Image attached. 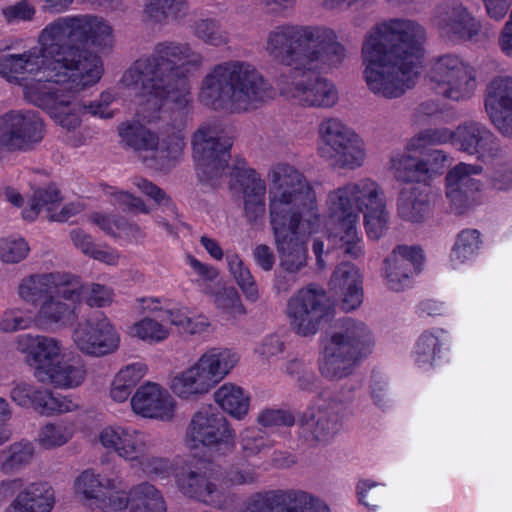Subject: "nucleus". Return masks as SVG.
I'll use <instances>...</instances> for the list:
<instances>
[{"label": "nucleus", "mask_w": 512, "mask_h": 512, "mask_svg": "<svg viewBox=\"0 0 512 512\" xmlns=\"http://www.w3.org/2000/svg\"><path fill=\"white\" fill-rule=\"evenodd\" d=\"M203 54L189 43L165 40L154 45L151 53L135 60L123 73L122 85L151 104L153 110L171 100L177 110L154 133L140 122H126L118 127L121 141L135 151L151 154L145 164L155 170L171 168L182 156L185 142L187 113L191 102L190 83L183 70H200Z\"/></svg>", "instance_id": "1"}, {"label": "nucleus", "mask_w": 512, "mask_h": 512, "mask_svg": "<svg viewBox=\"0 0 512 512\" xmlns=\"http://www.w3.org/2000/svg\"><path fill=\"white\" fill-rule=\"evenodd\" d=\"M425 29L406 18L374 25L362 44L363 77L368 89L386 99L399 98L419 76Z\"/></svg>", "instance_id": "2"}, {"label": "nucleus", "mask_w": 512, "mask_h": 512, "mask_svg": "<svg viewBox=\"0 0 512 512\" xmlns=\"http://www.w3.org/2000/svg\"><path fill=\"white\" fill-rule=\"evenodd\" d=\"M41 40L53 60V75L66 78L73 94L93 86L103 74L101 58L85 44L100 50H110L114 45L111 25L91 14L54 19L42 29Z\"/></svg>", "instance_id": "3"}, {"label": "nucleus", "mask_w": 512, "mask_h": 512, "mask_svg": "<svg viewBox=\"0 0 512 512\" xmlns=\"http://www.w3.org/2000/svg\"><path fill=\"white\" fill-rule=\"evenodd\" d=\"M269 217L279 266L297 274L307 265L308 250L298 236L301 225L312 229L319 221L316 194L305 176L293 166L278 164L268 175Z\"/></svg>", "instance_id": "4"}, {"label": "nucleus", "mask_w": 512, "mask_h": 512, "mask_svg": "<svg viewBox=\"0 0 512 512\" xmlns=\"http://www.w3.org/2000/svg\"><path fill=\"white\" fill-rule=\"evenodd\" d=\"M41 39L42 31L38 36L39 47L22 54L0 51V75L20 83L24 98L45 111L57 125L73 128L78 123L80 106L73 100L66 78L53 75V60Z\"/></svg>", "instance_id": "5"}, {"label": "nucleus", "mask_w": 512, "mask_h": 512, "mask_svg": "<svg viewBox=\"0 0 512 512\" xmlns=\"http://www.w3.org/2000/svg\"><path fill=\"white\" fill-rule=\"evenodd\" d=\"M270 85L251 63L228 60L212 66L201 80L199 101L214 110L245 113L262 106Z\"/></svg>", "instance_id": "6"}, {"label": "nucleus", "mask_w": 512, "mask_h": 512, "mask_svg": "<svg viewBox=\"0 0 512 512\" xmlns=\"http://www.w3.org/2000/svg\"><path fill=\"white\" fill-rule=\"evenodd\" d=\"M374 345L369 327L362 321L344 318L324 342L318 358L322 378L338 382L350 377Z\"/></svg>", "instance_id": "7"}, {"label": "nucleus", "mask_w": 512, "mask_h": 512, "mask_svg": "<svg viewBox=\"0 0 512 512\" xmlns=\"http://www.w3.org/2000/svg\"><path fill=\"white\" fill-rule=\"evenodd\" d=\"M239 356L231 349L212 347L190 367L175 375L170 389L181 399L196 400L207 394L237 365Z\"/></svg>", "instance_id": "8"}, {"label": "nucleus", "mask_w": 512, "mask_h": 512, "mask_svg": "<svg viewBox=\"0 0 512 512\" xmlns=\"http://www.w3.org/2000/svg\"><path fill=\"white\" fill-rule=\"evenodd\" d=\"M326 209L330 239L343 256L351 259L362 257L365 251L358 231L360 219L350 182L328 193Z\"/></svg>", "instance_id": "9"}, {"label": "nucleus", "mask_w": 512, "mask_h": 512, "mask_svg": "<svg viewBox=\"0 0 512 512\" xmlns=\"http://www.w3.org/2000/svg\"><path fill=\"white\" fill-rule=\"evenodd\" d=\"M232 144V138L216 122L205 123L196 130L192 146L201 181L212 187L220 184L228 166Z\"/></svg>", "instance_id": "10"}, {"label": "nucleus", "mask_w": 512, "mask_h": 512, "mask_svg": "<svg viewBox=\"0 0 512 512\" xmlns=\"http://www.w3.org/2000/svg\"><path fill=\"white\" fill-rule=\"evenodd\" d=\"M319 153L340 169L354 170L363 165L366 153L359 135L338 118H326L318 127Z\"/></svg>", "instance_id": "11"}, {"label": "nucleus", "mask_w": 512, "mask_h": 512, "mask_svg": "<svg viewBox=\"0 0 512 512\" xmlns=\"http://www.w3.org/2000/svg\"><path fill=\"white\" fill-rule=\"evenodd\" d=\"M217 477V465L205 458H191L174 469L176 486L184 496L222 509L229 498L215 483Z\"/></svg>", "instance_id": "12"}, {"label": "nucleus", "mask_w": 512, "mask_h": 512, "mask_svg": "<svg viewBox=\"0 0 512 512\" xmlns=\"http://www.w3.org/2000/svg\"><path fill=\"white\" fill-rule=\"evenodd\" d=\"M426 81L436 95L456 102L470 99L477 87L474 69L452 54L431 61Z\"/></svg>", "instance_id": "13"}, {"label": "nucleus", "mask_w": 512, "mask_h": 512, "mask_svg": "<svg viewBox=\"0 0 512 512\" xmlns=\"http://www.w3.org/2000/svg\"><path fill=\"white\" fill-rule=\"evenodd\" d=\"M355 399V388L343 386L300 419L301 435L311 445L326 444L341 430L344 412Z\"/></svg>", "instance_id": "14"}, {"label": "nucleus", "mask_w": 512, "mask_h": 512, "mask_svg": "<svg viewBox=\"0 0 512 512\" xmlns=\"http://www.w3.org/2000/svg\"><path fill=\"white\" fill-rule=\"evenodd\" d=\"M314 68L303 65L282 74L277 85L282 95L303 107L332 108L339 99L336 86L313 73Z\"/></svg>", "instance_id": "15"}, {"label": "nucleus", "mask_w": 512, "mask_h": 512, "mask_svg": "<svg viewBox=\"0 0 512 512\" xmlns=\"http://www.w3.org/2000/svg\"><path fill=\"white\" fill-rule=\"evenodd\" d=\"M313 25L282 23L270 29L264 39L266 54L276 63L295 70L306 63Z\"/></svg>", "instance_id": "16"}, {"label": "nucleus", "mask_w": 512, "mask_h": 512, "mask_svg": "<svg viewBox=\"0 0 512 512\" xmlns=\"http://www.w3.org/2000/svg\"><path fill=\"white\" fill-rule=\"evenodd\" d=\"M186 443L191 449L207 447L224 455L234 448L235 432L221 413L212 406H206L192 416L186 431Z\"/></svg>", "instance_id": "17"}, {"label": "nucleus", "mask_w": 512, "mask_h": 512, "mask_svg": "<svg viewBox=\"0 0 512 512\" xmlns=\"http://www.w3.org/2000/svg\"><path fill=\"white\" fill-rule=\"evenodd\" d=\"M82 293V287L69 274V279H64L55 291L40 303L33 318L35 326L43 330L71 326L78 318Z\"/></svg>", "instance_id": "18"}, {"label": "nucleus", "mask_w": 512, "mask_h": 512, "mask_svg": "<svg viewBox=\"0 0 512 512\" xmlns=\"http://www.w3.org/2000/svg\"><path fill=\"white\" fill-rule=\"evenodd\" d=\"M119 486L117 479L101 477L94 470L86 469L75 479L73 489L86 506L102 512H124L128 498Z\"/></svg>", "instance_id": "19"}, {"label": "nucleus", "mask_w": 512, "mask_h": 512, "mask_svg": "<svg viewBox=\"0 0 512 512\" xmlns=\"http://www.w3.org/2000/svg\"><path fill=\"white\" fill-rule=\"evenodd\" d=\"M328 310L329 300L325 291L312 285L299 290L287 305L291 326L302 336L315 334Z\"/></svg>", "instance_id": "20"}, {"label": "nucleus", "mask_w": 512, "mask_h": 512, "mask_svg": "<svg viewBox=\"0 0 512 512\" xmlns=\"http://www.w3.org/2000/svg\"><path fill=\"white\" fill-rule=\"evenodd\" d=\"M72 339L79 351L93 357L111 354L120 344L115 327L102 315L79 322L73 330Z\"/></svg>", "instance_id": "21"}, {"label": "nucleus", "mask_w": 512, "mask_h": 512, "mask_svg": "<svg viewBox=\"0 0 512 512\" xmlns=\"http://www.w3.org/2000/svg\"><path fill=\"white\" fill-rule=\"evenodd\" d=\"M454 146L483 162L499 158L504 148L495 133L484 123L464 121L454 130Z\"/></svg>", "instance_id": "22"}, {"label": "nucleus", "mask_w": 512, "mask_h": 512, "mask_svg": "<svg viewBox=\"0 0 512 512\" xmlns=\"http://www.w3.org/2000/svg\"><path fill=\"white\" fill-rule=\"evenodd\" d=\"M44 124L35 111H10L0 118V146L24 149L43 138Z\"/></svg>", "instance_id": "23"}, {"label": "nucleus", "mask_w": 512, "mask_h": 512, "mask_svg": "<svg viewBox=\"0 0 512 512\" xmlns=\"http://www.w3.org/2000/svg\"><path fill=\"white\" fill-rule=\"evenodd\" d=\"M434 20L444 34L462 41L476 40L483 30L481 21L461 0H444L439 3Z\"/></svg>", "instance_id": "24"}, {"label": "nucleus", "mask_w": 512, "mask_h": 512, "mask_svg": "<svg viewBox=\"0 0 512 512\" xmlns=\"http://www.w3.org/2000/svg\"><path fill=\"white\" fill-rule=\"evenodd\" d=\"M484 106L498 132L512 138V77L499 76L487 85Z\"/></svg>", "instance_id": "25"}, {"label": "nucleus", "mask_w": 512, "mask_h": 512, "mask_svg": "<svg viewBox=\"0 0 512 512\" xmlns=\"http://www.w3.org/2000/svg\"><path fill=\"white\" fill-rule=\"evenodd\" d=\"M16 348L27 354V361L34 369V377L38 381L48 379L47 372L59 360L61 354V344L58 340L41 335H19Z\"/></svg>", "instance_id": "26"}, {"label": "nucleus", "mask_w": 512, "mask_h": 512, "mask_svg": "<svg viewBox=\"0 0 512 512\" xmlns=\"http://www.w3.org/2000/svg\"><path fill=\"white\" fill-rule=\"evenodd\" d=\"M99 441L103 447L114 451L132 467L149 450L146 434L131 427H106L100 432Z\"/></svg>", "instance_id": "27"}, {"label": "nucleus", "mask_w": 512, "mask_h": 512, "mask_svg": "<svg viewBox=\"0 0 512 512\" xmlns=\"http://www.w3.org/2000/svg\"><path fill=\"white\" fill-rule=\"evenodd\" d=\"M347 57L348 49L333 29L313 25L305 66L315 69L321 63L329 68H339Z\"/></svg>", "instance_id": "28"}, {"label": "nucleus", "mask_w": 512, "mask_h": 512, "mask_svg": "<svg viewBox=\"0 0 512 512\" xmlns=\"http://www.w3.org/2000/svg\"><path fill=\"white\" fill-rule=\"evenodd\" d=\"M130 404L135 414L162 421L171 420L176 407L167 390L154 382L140 385L132 395Z\"/></svg>", "instance_id": "29"}, {"label": "nucleus", "mask_w": 512, "mask_h": 512, "mask_svg": "<svg viewBox=\"0 0 512 512\" xmlns=\"http://www.w3.org/2000/svg\"><path fill=\"white\" fill-rule=\"evenodd\" d=\"M230 177L236 179L243 189L244 213L250 224L263 220L266 212V185L254 169L246 167L244 160L232 168Z\"/></svg>", "instance_id": "30"}, {"label": "nucleus", "mask_w": 512, "mask_h": 512, "mask_svg": "<svg viewBox=\"0 0 512 512\" xmlns=\"http://www.w3.org/2000/svg\"><path fill=\"white\" fill-rule=\"evenodd\" d=\"M482 172L480 165L459 163L446 176V196L457 209L464 208L480 183L473 178Z\"/></svg>", "instance_id": "31"}, {"label": "nucleus", "mask_w": 512, "mask_h": 512, "mask_svg": "<svg viewBox=\"0 0 512 512\" xmlns=\"http://www.w3.org/2000/svg\"><path fill=\"white\" fill-rule=\"evenodd\" d=\"M55 503V490L48 482H31L16 494L5 512H51Z\"/></svg>", "instance_id": "32"}, {"label": "nucleus", "mask_w": 512, "mask_h": 512, "mask_svg": "<svg viewBox=\"0 0 512 512\" xmlns=\"http://www.w3.org/2000/svg\"><path fill=\"white\" fill-rule=\"evenodd\" d=\"M331 288L342 296L341 307L345 311L355 310L363 300L362 279L359 269L352 263L337 266L330 280Z\"/></svg>", "instance_id": "33"}, {"label": "nucleus", "mask_w": 512, "mask_h": 512, "mask_svg": "<svg viewBox=\"0 0 512 512\" xmlns=\"http://www.w3.org/2000/svg\"><path fill=\"white\" fill-rule=\"evenodd\" d=\"M397 215L404 221L423 223L432 211L429 193L419 186L404 187L396 202Z\"/></svg>", "instance_id": "34"}, {"label": "nucleus", "mask_w": 512, "mask_h": 512, "mask_svg": "<svg viewBox=\"0 0 512 512\" xmlns=\"http://www.w3.org/2000/svg\"><path fill=\"white\" fill-rule=\"evenodd\" d=\"M299 489H267L252 493L241 512H290Z\"/></svg>", "instance_id": "35"}, {"label": "nucleus", "mask_w": 512, "mask_h": 512, "mask_svg": "<svg viewBox=\"0 0 512 512\" xmlns=\"http://www.w3.org/2000/svg\"><path fill=\"white\" fill-rule=\"evenodd\" d=\"M189 12L188 0H146L143 6L144 20L157 26L183 22Z\"/></svg>", "instance_id": "36"}, {"label": "nucleus", "mask_w": 512, "mask_h": 512, "mask_svg": "<svg viewBox=\"0 0 512 512\" xmlns=\"http://www.w3.org/2000/svg\"><path fill=\"white\" fill-rule=\"evenodd\" d=\"M64 279H69V274L55 272L26 276L18 285V295L26 303H41Z\"/></svg>", "instance_id": "37"}, {"label": "nucleus", "mask_w": 512, "mask_h": 512, "mask_svg": "<svg viewBox=\"0 0 512 512\" xmlns=\"http://www.w3.org/2000/svg\"><path fill=\"white\" fill-rule=\"evenodd\" d=\"M85 365L79 359L58 360L50 371L48 379L40 380L45 384H52L59 388H75L82 384L86 378Z\"/></svg>", "instance_id": "38"}, {"label": "nucleus", "mask_w": 512, "mask_h": 512, "mask_svg": "<svg viewBox=\"0 0 512 512\" xmlns=\"http://www.w3.org/2000/svg\"><path fill=\"white\" fill-rule=\"evenodd\" d=\"M35 456V446L31 441L13 442L0 452V472L11 475L29 466Z\"/></svg>", "instance_id": "39"}, {"label": "nucleus", "mask_w": 512, "mask_h": 512, "mask_svg": "<svg viewBox=\"0 0 512 512\" xmlns=\"http://www.w3.org/2000/svg\"><path fill=\"white\" fill-rule=\"evenodd\" d=\"M350 183L359 214L387 206L384 188L375 180L362 178Z\"/></svg>", "instance_id": "40"}, {"label": "nucleus", "mask_w": 512, "mask_h": 512, "mask_svg": "<svg viewBox=\"0 0 512 512\" xmlns=\"http://www.w3.org/2000/svg\"><path fill=\"white\" fill-rule=\"evenodd\" d=\"M192 36L205 45L212 47L225 46L230 35L222 22L214 17L196 18L189 24Z\"/></svg>", "instance_id": "41"}, {"label": "nucleus", "mask_w": 512, "mask_h": 512, "mask_svg": "<svg viewBox=\"0 0 512 512\" xmlns=\"http://www.w3.org/2000/svg\"><path fill=\"white\" fill-rule=\"evenodd\" d=\"M215 402L231 416L242 419L249 411L250 397L235 384L225 383L214 392Z\"/></svg>", "instance_id": "42"}, {"label": "nucleus", "mask_w": 512, "mask_h": 512, "mask_svg": "<svg viewBox=\"0 0 512 512\" xmlns=\"http://www.w3.org/2000/svg\"><path fill=\"white\" fill-rule=\"evenodd\" d=\"M128 504L143 512H166V504L160 491L148 482H142L131 488L127 495Z\"/></svg>", "instance_id": "43"}, {"label": "nucleus", "mask_w": 512, "mask_h": 512, "mask_svg": "<svg viewBox=\"0 0 512 512\" xmlns=\"http://www.w3.org/2000/svg\"><path fill=\"white\" fill-rule=\"evenodd\" d=\"M391 170L394 177L402 182L425 181L421 160L407 152L396 153L391 157Z\"/></svg>", "instance_id": "44"}, {"label": "nucleus", "mask_w": 512, "mask_h": 512, "mask_svg": "<svg viewBox=\"0 0 512 512\" xmlns=\"http://www.w3.org/2000/svg\"><path fill=\"white\" fill-rule=\"evenodd\" d=\"M226 262L231 275L246 297L252 301L258 298V287L249 268L236 253H228Z\"/></svg>", "instance_id": "45"}, {"label": "nucleus", "mask_w": 512, "mask_h": 512, "mask_svg": "<svg viewBox=\"0 0 512 512\" xmlns=\"http://www.w3.org/2000/svg\"><path fill=\"white\" fill-rule=\"evenodd\" d=\"M32 407L41 415L50 416L72 411L76 408V405L64 396H55L47 389H38Z\"/></svg>", "instance_id": "46"}, {"label": "nucleus", "mask_w": 512, "mask_h": 512, "mask_svg": "<svg viewBox=\"0 0 512 512\" xmlns=\"http://www.w3.org/2000/svg\"><path fill=\"white\" fill-rule=\"evenodd\" d=\"M384 263L387 286L394 291L404 289L411 274L407 260L398 255H389Z\"/></svg>", "instance_id": "47"}, {"label": "nucleus", "mask_w": 512, "mask_h": 512, "mask_svg": "<svg viewBox=\"0 0 512 512\" xmlns=\"http://www.w3.org/2000/svg\"><path fill=\"white\" fill-rule=\"evenodd\" d=\"M480 233L476 229L462 230L453 246L451 259L463 263L471 259L480 249Z\"/></svg>", "instance_id": "48"}, {"label": "nucleus", "mask_w": 512, "mask_h": 512, "mask_svg": "<svg viewBox=\"0 0 512 512\" xmlns=\"http://www.w3.org/2000/svg\"><path fill=\"white\" fill-rule=\"evenodd\" d=\"M133 467L139 468L148 477L167 478L174 470L173 463L169 458L148 455V452L142 455Z\"/></svg>", "instance_id": "49"}, {"label": "nucleus", "mask_w": 512, "mask_h": 512, "mask_svg": "<svg viewBox=\"0 0 512 512\" xmlns=\"http://www.w3.org/2000/svg\"><path fill=\"white\" fill-rule=\"evenodd\" d=\"M132 334L149 343L162 342L169 336V330L152 318H143L132 327Z\"/></svg>", "instance_id": "50"}, {"label": "nucleus", "mask_w": 512, "mask_h": 512, "mask_svg": "<svg viewBox=\"0 0 512 512\" xmlns=\"http://www.w3.org/2000/svg\"><path fill=\"white\" fill-rule=\"evenodd\" d=\"M83 90L84 89H79L75 91L73 95V100L80 106V110L77 113L78 123L73 128L61 126L63 129L67 131H74L81 125V115L85 112L93 116H99L101 118H110L113 115L112 112L109 110V104L112 102L113 99L111 94L103 93L100 96V99L92 101L89 105H85L77 100V94Z\"/></svg>", "instance_id": "51"}, {"label": "nucleus", "mask_w": 512, "mask_h": 512, "mask_svg": "<svg viewBox=\"0 0 512 512\" xmlns=\"http://www.w3.org/2000/svg\"><path fill=\"white\" fill-rule=\"evenodd\" d=\"M214 304L224 314L236 318L245 314L240 296L234 287H224L214 294Z\"/></svg>", "instance_id": "52"}, {"label": "nucleus", "mask_w": 512, "mask_h": 512, "mask_svg": "<svg viewBox=\"0 0 512 512\" xmlns=\"http://www.w3.org/2000/svg\"><path fill=\"white\" fill-rule=\"evenodd\" d=\"M363 218L368 238L378 240L387 231L390 219L387 206L365 212L363 213Z\"/></svg>", "instance_id": "53"}, {"label": "nucleus", "mask_w": 512, "mask_h": 512, "mask_svg": "<svg viewBox=\"0 0 512 512\" xmlns=\"http://www.w3.org/2000/svg\"><path fill=\"white\" fill-rule=\"evenodd\" d=\"M71 436L72 432L66 425L48 423L41 428L38 440L44 448H53L64 445Z\"/></svg>", "instance_id": "54"}, {"label": "nucleus", "mask_w": 512, "mask_h": 512, "mask_svg": "<svg viewBox=\"0 0 512 512\" xmlns=\"http://www.w3.org/2000/svg\"><path fill=\"white\" fill-rule=\"evenodd\" d=\"M451 142L454 145V130L448 128H429L420 131L412 140L410 145L419 149L427 145H440Z\"/></svg>", "instance_id": "55"}, {"label": "nucleus", "mask_w": 512, "mask_h": 512, "mask_svg": "<svg viewBox=\"0 0 512 512\" xmlns=\"http://www.w3.org/2000/svg\"><path fill=\"white\" fill-rule=\"evenodd\" d=\"M30 248L23 238H0V260L5 263H18L26 258Z\"/></svg>", "instance_id": "56"}, {"label": "nucleus", "mask_w": 512, "mask_h": 512, "mask_svg": "<svg viewBox=\"0 0 512 512\" xmlns=\"http://www.w3.org/2000/svg\"><path fill=\"white\" fill-rule=\"evenodd\" d=\"M240 445L246 456L257 455L272 446L264 433L256 428H247L240 435Z\"/></svg>", "instance_id": "57"}, {"label": "nucleus", "mask_w": 512, "mask_h": 512, "mask_svg": "<svg viewBox=\"0 0 512 512\" xmlns=\"http://www.w3.org/2000/svg\"><path fill=\"white\" fill-rule=\"evenodd\" d=\"M440 351L438 337L430 332H424L416 343L415 355L419 365L432 364Z\"/></svg>", "instance_id": "58"}, {"label": "nucleus", "mask_w": 512, "mask_h": 512, "mask_svg": "<svg viewBox=\"0 0 512 512\" xmlns=\"http://www.w3.org/2000/svg\"><path fill=\"white\" fill-rule=\"evenodd\" d=\"M260 479L257 470L245 465H232L224 474V483L227 486L253 485Z\"/></svg>", "instance_id": "59"}, {"label": "nucleus", "mask_w": 512, "mask_h": 512, "mask_svg": "<svg viewBox=\"0 0 512 512\" xmlns=\"http://www.w3.org/2000/svg\"><path fill=\"white\" fill-rule=\"evenodd\" d=\"M133 184L145 195L150 197L155 201V203L159 206H163L164 208L174 212V204L167 193L162 190L160 187L152 183L151 181L136 177L133 180Z\"/></svg>", "instance_id": "60"}, {"label": "nucleus", "mask_w": 512, "mask_h": 512, "mask_svg": "<svg viewBox=\"0 0 512 512\" xmlns=\"http://www.w3.org/2000/svg\"><path fill=\"white\" fill-rule=\"evenodd\" d=\"M356 489L359 502L369 508L377 507L384 496L383 485L369 480L359 481Z\"/></svg>", "instance_id": "61"}, {"label": "nucleus", "mask_w": 512, "mask_h": 512, "mask_svg": "<svg viewBox=\"0 0 512 512\" xmlns=\"http://www.w3.org/2000/svg\"><path fill=\"white\" fill-rule=\"evenodd\" d=\"M290 512H330L328 505L312 494L299 490Z\"/></svg>", "instance_id": "62"}, {"label": "nucleus", "mask_w": 512, "mask_h": 512, "mask_svg": "<svg viewBox=\"0 0 512 512\" xmlns=\"http://www.w3.org/2000/svg\"><path fill=\"white\" fill-rule=\"evenodd\" d=\"M425 179L431 178L433 175L441 174L448 160L444 151L439 149L428 150L423 158L420 159Z\"/></svg>", "instance_id": "63"}, {"label": "nucleus", "mask_w": 512, "mask_h": 512, "mask_svg": "<svg viewBox=\"0 0 512 512\" xmlns=\"http://www.w3.org/2000/svg\"><path fill=\"white\" fill-rule=\"evenodd\" d=\"M36 14V8L27 0H20L3 9V16L9 23L31 21Z\"/></svg>", "instance_id": "64"}]
</instances>
